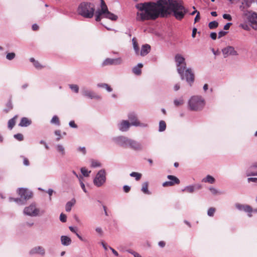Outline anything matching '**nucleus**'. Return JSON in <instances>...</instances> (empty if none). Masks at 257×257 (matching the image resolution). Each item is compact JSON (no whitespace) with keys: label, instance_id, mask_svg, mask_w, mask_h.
<instances>
[{"label":"nucleus","instance_id":"obj_1","mask_svg":"<svg viewBox=\"0 0 257 257\" xmlns=\"http://www.w3.org/2000/svg\"><path fill=\"white\" fill-rule=\"evenodd\" d=\"M139 10L137 20L139 21L155 20L159 17H167L172 14L178 20L183 19L188 13L181 1L178 0H157L146 2L136 6Z\"/></svg>","mask_w":257,"mask_h":257},{"label":"nucleus","instance_id":"obj_2","mask_svg":"<svg viewBox=\"0 0 257 257\" xmlns=\"http://www.w3.org/2000/svg\"><path fill=\"white\" fill-rule=\"evenodd\" d=\"M95 7L93 4L88 2L81 3L77 9L79 15L85 18H91L94 15Z\"/></svg>","mask_w":257,"mask_h":257},{"label":"nucleus","instance_id":"obj_3","mask_svg":"<svg viewBox=\"0 0 257 257\" xmlns=\"http://www.w3.org/2000/svg\"><path fill=\"white\" fill-rule=\"evenodd\" d=\"M205 102L200 96H193L188 101V104L191 110L198 111L201 110L204 106Z\"/></svg>","mask_w":257,"mask_h":257},{"label":"nucleus","instance_id":"obj_4","mask_svg":"<svg viewBox=\"0 0 257 257\" xmlns=\"http://www.w3.org/2000/svg\"><path fill=\"white\" fill-rule=\"evenodd\" d=\"M23 212L28 216L36 217L43 215L45 214V211L38 208L36 203H32L24 208Z\"/></svg>","mask_w":257,"mask_h":257},{"label":"nucleus","instance_id":"obj_5","mask_svg":"<svg viewBox=\"0 0 257 257\" xmlns=\"http://www.w3.org/2000/svg\"><path fill=\"white\" fill-rule=\"evenodd\" d=\"M18 193L21 197V198H13L10 197L9 198L10 201H13L20 205H22L24 204L22 199H24V200L27 201L31 198L33 196L32 192L27 189L20 188L19 189Z\"/></svg>","mask_w":257,"mask_h":257},{"label":"nucleus","instance_id":"obj_6","mask_svg":"<svg viewBox=\"0 0 257 257\" xmlns=\"http://www.w3.org/2000/svg\"><path fill=\"white\" fill-rule=\"evenodd\" d=\"M177 72L182 80H186L190 86L192 85L194 81V75L191 68H179Z\"/></svg>","mask_w":257,"mask_h":257},{"label":"nucleus","instance_id":"obj_7","mask_svg":"<svg viewBox=\"0 0 257 257\" xmlns=\"http://www.w3.org/2000/svg\"><path fill=\"white\" fill-rule=\"evenodd\" d=\"M106 181V172L105 169H102L98 171L93 179V183L97 187L102 186Z\"/></svg>","mask_w":257,"mask_h":257},{"label":"nucleus","instance_id":"obj_8","mask_svg":"<svg viewBox=\"0 0 257 257\" xmlns=\"http://www.w3.org/2000/svg\"><path fill=\"white\" fill-rule=\"evenodd\" d=\"M128 118L131 121V125L135 126L146 127L148 126L147 123L141 122L138 119L137 115L134 112H130L128 114Z\"/></svg>","mask_w":257,"mask_h":257},{"label":"nucleus","instance_id":"obj_9","mask_svg":"<svg viewBox=\"0 0 257 257\" xmlns=\"http://www.w3.org/2000/svg\"><path fill=\"white\" fill-rule=\"evenodd\" d=\"M129 139L126 137L121 136L113 138L112 141L117 145L126 148Z\"/></svg>","mask_w":257,"mask_h":257},{"label":"nucleus","instance_id":"obj_10","mask_svg":"<svg viewBox=\"0 0 257 257\" xmlns=\"http://www.w3.org/2000/svg\"><path fill=\"white\" fill-rule=\"evenodd\" d=\"M247 19L250 24L251 27L257 31V13L249 12L247 15Z\"/></svg>","mask_w":257,"mask_h":257},{"label":"nucleus","instance_id":"obj_11","mask_svg":"<svg viewBox=\"0 0 257 257\" xmlns=\"http://www.w3.org/2000/svg\"><path fill=\"white\" fill-rule=\"evenodd\" d=\"M126 148L137 151H141L143 149L142 145L140 142L132 139H129Z\"/></svg>","mask_w":257,"mask_h":257},{"label":"nucleus","instance_id":"obj_12","mask_svg":"<svg viewBox=\"0 0 257 257\" xmlns=\"http://www.w3.org/2000/svg\"><path fill=\"white\" fill-rule=\"evenodd\" d=\"M175 62L176 63L177 70L181 68L185 69L186 67V63L185 58L180 54H177L175 57Z\"/></svg>","mask_w":257,"mask_h":257},{"label":"nucleus","instance_id":"obj_13","mask_svg":"<svg viewBox=\"0 0 257 257\" xmlns=\"http://www.w3.org/2000/svg\"><path fill=\"white\" fill-rule=\"evenodd\" d=\"M81 93L83 96L90 99L95 98L97 99H100L101 98V97L99 95L96 94L94 92L88 89L86 87L82 88Z\"/></svg>","mask_w":257,"mask_h":257},{"label":"nucleus","instance_id":"obj_14","mask_svg":"<svg viewBox=\"0 0 257 257\" xmlns=\"http://www.w3.org/2000/svg\"><path fill=\"white\" fill-rule=\"evenodd\" d=\"M122 60L121 58L119 57L117 58L112 59V58H106L105 59L103 63L102 66L107 65H120L122 63Z\"/></svg>","mask_w":257,"mask_h":257},{"label":"nucleus","instance_id":"obj_15","mask_svg":"<svg viewBox=\"0 0 257 257\" xmlns=\"http://www.w3.org/2000/svg\"><path fill=\"white\" fill-rule=\"evenodd\" d=\"M235 207L240 211H244L245 212L248 213V216L249 217L251 216V214L250 213L252 212V209L250 206L236 203L235 204Z\"/></svg>","mask_w":257,"mask_h":257},{"label":"nucleus","instance_id":"obj_16","mask_svg":"<svg viewBox=\"0 0 257 257\" xmlns=\"http://www.w3.org/2000/svg\"><path fill=\"white\" fill-rule=\"evenodd\" d=\"M224 57L226 58L229 55L236 56L238 54L232 46H227L222 50Z\"/></svg>","mask_w":257,"mask_h":257},{"label":"nucleus","instance_id":"obj_17","mask_svg":"<svg viewBox=\"0 0 257 257\" xmlns=\"http://www.w3.org/2000/svg\"><path fill=\"white\" fill-rule=\"evenodd\" d=\"M101 1V9L96 11L95 12V20L97 22L100 21L102 17V11L105 9H108L107 6L106 5L103 0H100Z\"/></svg>","mask_w":257,"mask_h":257},{"label":"nucleus","instance_id":"obj_18","mask_svg":"<svg viewBox=\"0 0 257 257\" xmlns=\"http://www.w3.org/2000/svg\"><path fill=\"white\" fill-rule=\"evenodd\" d=\"M131 125L128 121L122 120L117 124V127L121 132H126L128 130Z\"/></svg>","mask_w":257,"mask_h":257},{"label":"nucleus","instance_id":"obj_19","mask_svg":"<svg viewBox=\"0 0 257 257\" xmlns=\"http://www.w3.org/2000/svg\"><path fill=\"white\" fill-rule=\"evenodd\" d=\"M30 254L31 255L38 254L44 256L45 254V249L41 246H37L30 250Z\"/></svg>","mask_w":257,"mask_h":257},{"label":"nucleus","instance_id":"obj_20","mask_svg":"<svg viewBox=\"0 0 257 257\" xmlns=\"http://www.w3.org/2000/svg\"><path fill=\"white\" fill-rule=\"evenodd\" d=\"M106 19H108L112 21H116L118 17L116 15L110 12L108 9L104 10L102 11V17Z\"/></svg>","mask_w":257,"mask_h":257},{"label":"nucleus","instance_id":"obj_21","mask_svg":"<svg viewBox=\"0 0 257 257\" xmlns=\"http://www.w3.org/2000/svg\"><path fill=\"white\" fill-rule=\"evenodd\" d=\"M246 176H257V162L250 166L246 171Z\"/></svg>","mask_w":257,"mask_h":257},{"label":"nucleus","instance_id":"obj_22","mask_svg":"<svg viewBox=\"0 0 257 257\" xmlns=\"http://www.w3.org/2000/svg\"><path fill=\"white\" fill-rule=\"evenodd\" d=\"M61 242L63 245L68 246L71 243L72 240L69 237L62 235L61 236Z\"/></svg>","mask_w":257,"mask_h":257},{"label":"nucleus","instance_id":"obj_23","mask_svg":"<svg viewBox=\"0 0 257 257\" xmlns=\"http://www.w3.org/2000/svg\"><path fill=\"white\" fill-rule=\"evenodd\" d=\"M150 49L151 47L149 45L146 44L143 45L141 49V55L143 56H146L149 53Z\"/></svg>","mask_w":257,"mask_h":257},{"label":"nucleus","instance_id":"obj_24","mask_svg":"<svg viewBox=\"0 0 257 257\" xmlns=\"http://www.w3.org/2000/svg\"><path fill=\"white\" fill-rule=\"evenodd\" d=\"M32 121L30 119H29L28 118L24 117L22 118L19 123V125L22 127H27L30 125Z\"/></svg>","mask_w":257,"mask_h":257},{"label":"nucleus","instance_id":"obj_25","mask_svg":"<svg viewBox=\"0 0 257 257\" xmlns=\"http://www.w3.org/2000/svg\"><path fill=\"white\" fill-rule=\"evenodd\" d=\"M143 65L142 63H139L137 66L133 68V73L137 75H140L142 72L141 68L143 67Z\"/></svg>","mask_w":257,"mask_h":257},{"label":"nucleus","instance_id":"obj_26","mask_svg":"<svg viewBox=\"0 0 257 257\" xmlns=\"http://www.w3.org/2000/svg\"><path fill=\"white\" fill-rule=\"evenodd\" d=\"M76 200L75 199H72L70 201L67 202L65 205V210L67 212H70L71 210L72 207L75 204Z\"/></svg>","mask_w":257,"mask_h":257},{"label":"nucleus","instance_id":"obj_27","mask_svg":"<svg viewBox=\"0 0 257 257\" xmlns=\"http://www.w3.org/2000/svg\"><path fill=\"white\" fill-rule=\"evenodd\" d=\"M31 62L33 63L34 66L37 69H41L44 66H43L38 61L36 60L34 58H31L30 59Z\"/></svg>","mask_w":257,"mask_h":257},{"label":"nucleus","instance_id":"obj_28","mask_svg":"<svg viewBox=\"0 0 257 257\" xmlns=\"http://www.w3.org/2000/svg\"><path fill=\"white\" fill-rule=\"evenodd\" d=\"M215 179L211 176L208 175L206 177L204 178L202 182H208L210 184H213L215 182Z\"/></svg>","mask_w":257,"mask_h":257},{"label":"nucleus","instance_id":"obj_29","mask_svg":"<svg viewBox=\"0 0 257 257\" xmlns=\"http://www.w3.org/2000/svg\"><path fill=\"white\" fill-rule=\"evenodd\" d=\"M167 178L171 180L170 181L173 183V185H174L175 184H178L180 183L179 179L174 176L170 175H168Z\"/></svg>","mask_w":257,"mask_h":257},{"label":"nucleus","instance_id":"obj_30","mask_svg":"<svg viewBox=\"0 0 257 257\" xmlns=\"http://www.w3.org/2000/svg\"><path fill=\"white\" fill-rule=\"evenodd\" d=\"M56 150L62 156H64L65 155V151L64 147L60 144H58L56 146Z\"/></svg>","mask_w":257,"mask_h":257},{"label":"nucleus","instance_id":"obj_31","mask_svg":"<svg viewBox=\"0 0 257 257\" xmlns=\"http://www.w3.org/2000/svg\"><path fill=\"white\" fill-rule=\"evenodd\" d=\"M97 86L98 87L105 89L108 92H111L112 90L111 87L106 83H98Z\"/></svg>","mask_w":257,"mask_h":257},{"label":"nucleus","instance_id":"obj_32","mask_svg":"<svg viewBox=\"0 0 257 257\" xmlns=\"http://www.w3.org/2000/svg\"><path fill=\"white\" fill-rule=\"evenodd\" d=\"M148 182H145L143 183V184H142V187L141 190L145 194H150L151 193L149 191V190L148 189Z\"/></svg>","mask_w":257,"mask_h":257},{"label":"nucleus","instance_id":"obj_33","mask_svg":"<svg viewBox=\"0 0 257 257\" xmlns=\"http://www.w3.org/2000/svg\"><path fill=\"white\" fill-rule=\"evenodd\" d=\"M17 116H15L13 118L10 119L8 121V127L10 129H12L14 126L16 121L15 119L17 118Z\"/></svg>","mask_w":257,"mask_h":257},{"label":"nucleus","instance_id":"obj_34","mask_svg":"<svg viewBox=\"0 0 257 257\" xmlns=\"http://www.w3.org/2000/svg\"><path fill=\"white\" fill-rule=\"evenodd\" d=\"M91 167L92 168L100 167L101 166V164L98 161L95 160H91Z\"/></svg>","mask_w":257,"mask_h":257},{"label":"nucleus","instance_id":"obj_35","mask_svg":"<svg viewBox=\"0 0 257 257\" xmlns=\"http://www.w3.org/2000/svg\"><path fill=\"white\" fill-rule=\"evenodd\" d=\"M183 191H186L188 193H193L195 191V186L193 185H190L186 186L184 189L182 190Z\"/></svg>","mask_w":257,"mask_h":257},{"label":"nucleus","instance_id":"obj_36","mask_svg":"<svg viewBox=\"0 0 257 257\" xmlns=\"http://www.w3.org/2000/svg\"><path fill=\"white\" fill-rule=\"evenodd\" d=\"M130 175L131 177H135V179L137 181L140 180L142 177V174L141 173H139L138 172H132Z\"/></svg>","mask_w":257,"mask_h":257},{"label":"nucleus","instance_id":"obj_37","mask_svg":"<svg viewBox=\"0 0 257 257\" xmlns=\"http://www.w3.org/2000/svg\"><path fill=\"white\" fill-rule=\"evenodd\" d=\"M69 87L74 92L77 93L79 92V86L76 84H69Z\"/></svg>","mask_w":257,"mask_h":257},{"label":"nucleus","instance_id":"obj_38","mask_svg":"<svg viewBox=\"0 0 257 257\" xmlns=\"http://www.w3.org/2000/svg\"><path fill=\"white\" fill-rule=\"evenodd\" d=\"M166 124L164 121L161 120L159 122V132H163L166 130Z\"/></svg>","mask_w":257,"mask_h":257},{"label":"nucleus","instance_id":"obj_39","mask_svg":"<svg viewBox=\"0 0 257 257\" xmlns=\"http://www.w3.org/2000/svg\"><path fill=\"white\" fill-rule=\"evenodd\" d=\"M80 171L84 177H88L91 173V171H88L85 167L81 168Z\"/></svg>","mask_w":257,"mask_h":257},{"label":"nucleus","instance_id":"obj_40","mask_svg":"<svg viewBox=\"0 0 257 257\" xmlns=\"http://www.w3.org/2000/svg\"><path fill=\"white\" fill-rule=\"evenodd\" d=\"M183 103H184V100L182 98H180L178 99H176L174 100V104L176 106L181 105L182 104H183Z\"/></svg>","mask_w":257,"mask_h":257},{"label":"nucleus","instance_id":"obj_41","mask_svg":"<svg viewBox=\"0 0 257 257\" xmlns=\"http://www.w3.org/2000/svg\"><path fill=\"white\" fill-rule=\"evenodd\" d=\"M218 23L217 22H216L215 21L210 22L208 25L209 28L210 29H215V28H217L218 27Z\"/></svg>","mask_w":257,"mask_h":257},{"label":"nucleus","instance_id":"obj_42","mask_svg":"<svg viewBox=\"0 0 257 257\" xmlns=\"http://www.w3.org/2000/svg\"><path fill=\"white\" fill-rule=\"evenodd\" d=\"M215 210H216V209L214 207L209 208L207 211V215L209 216H211V217L213 216L215 212Z\"/></svg>","mask_w":257,"mask_h":257},{"label":"nucleus","instance_id":"obj_43","mask_svg":"<svg viewBox=\"0 0 257 257\" xmlns=\"http://www.w3.org/2000/svg\"><path fill=\"white\" fill-rule=\"evenodd\" d=\"M250 26L248 25H247L246 23H244L242 24H240L239 25V27L242 28L243 29L246 30V31H249L250 29Z\"/></svg>","mask_w":257,"mask_h":257},{"label":"nucleus","instance_id":"obj_44","mask_svg":"<svg viewBox=\"0 0 257 257\" xmlns=\"http://www.w3.org/2000/svg\"><path fill=\"white\" fill-rule=\"evenodd\" d=\"M16 54L15 53H8L6 55V58L9 60H12L15 58Z\"/></svg>","mask_w":257,"mask_h":257},{"label":"nucleus","instance_id":"obj_45","mask_svg":"<svg viewBox=\"0 0 257 257\" xmlns=\"http://www.w3.org/2000/svg\"><path fill=\"white\" fill-rule=\"evenodd\" d=\"M132 41H133V46H134V50H135L136 53H138L139 51V47L138 46V44H137V42L135 40V38H134L133 39Z\"/></svg>","mask_w":257,"mask_h":257},{"label":"nucleus","instance_id":"obj_46","mask_svg":"<svg viewBox=\"0 0 257 257\" xmlns=\"http://www.w3.org/2000/svg\"><path fill=\"white\" fill-rule=\"evenodd\" d=\"M51 122L52 123H55V124H56L57 125H59L60 124L59 118H58V117L56 115H55V116H54L52 117V119L51 120Z\"/></svg>","mask_w":257,"mask_h":257},{"label":"nucleus","instance_id":"obj_47","mask_svg":"<svg viewBox=\"0 0 257 257\" xmlns=\"http://www.w3.org/2000/svg\"><path fill=\"white\" fill-rule=\"evenodd\" d=\"M6 106H7V108L5 109V111L8 112L9 110L12 109V108H13V105H12V103L11 101L10 100L7 103V105Z\"/></svg>","mask_w":257,"mask_h":257},{"label":"nucleus","instance_id":"obj_48","mask_svg":"<svg viewBox=\"0 0 257 257\" xmlns=\"http://www.w3.org/2000/svg\"><path fill=\"white\" fill-rule=\"evenodd\" d=\"M14 138L19 141H22L24 139L23 135L21 134H17L14 135Z\"/></svg>","mask_w":257,"mask_h":257},{"label":"nucleus","instance_id":"obj_49","mask_svg":"<svg viewBox=\"0 0 257 257\" xmlns=\"http://www.w3.org/2000/svg\"><path fill=\"white\" fill-rule=\"evenodd\" d=\"M20 157L23 159V164L25 166H28L30 165L29 160L23 156H21Z\"/></svg>","mask_w":257,"mask_h":257},{"label":"nucleus","instance_id":"obj_50","mask_svg":"<svg viewBox=\"0 0 257 257\" xmlns=\"http://www.w3.org/2000/svg\"><path fill=\"white\" fill-rule=\"evenodd\" d=\"M209 190L210 191L211 193L213 195H217L218 194H219V191L215 188L210 187V188H209Z\"/></svg>","mask_w":257,"mask_h":257},{"label":"nucleus","instance_id":"obj_51","mask_svg":"<svg viewBox=\"0 0 257 257\" xmlns=\"http://www.w3.org/2000/svg\"><path fill=\"white\" fill-rule=\"evenodd\" d=\"M67 216L65 214L61 213L60 215V220L62 222H65L66 221Z\"/></svg>","mask_w":257,"mask_h":257},{"label":"nucleus","instance_id":"obj_52","mask_svg":"<svg viewBox=\"0 0 257 257\" xmlns=\"http://www.w3.org/2000/svg\"><path fill=\"white\" fill-rule=\"evenodd\" d=\"M163 187L172 186H173V183L171 181H166L162 184Z\"/></svg>","mask_w":257,"mask_h":257},{"label":"nucleus","instance_id":"obj_53","mask_svg":"<svg viewBox=\"0 0 257 257\" xmlns=\"http://www.w3.org/2000/svg\"><path fill=\"white\" fill-rule=\"evenodd\" d=\"M223 18L226 20H227L228 21H231L232 17L229 14H224L222 16Z\"/></svg>","mask_w":257,"mask_h":257},{"label":"nucleus","instance_id":"obj_54","mask_svg":"<svg viewBox=\"0 0 257 257\" xmlns=\"http://www.w3.org/2000/svg\"><path fill=\"white\" fill-rule=\"evenodd\" d=\"M78 151L81 152L83 155H85L86 154V149L85 148L83 147H79L77 149Z\"/></svg>","mask_w":257,"mask_h":257},{"label":"nucleus","instance_id":"obj_55","mask_svg":"<svg viewBox=\"0 0 257 257\" xmlns=\"http://www.w3.org/2000/svg\"><path fill=\"white\" fill-rule=\"evenodd\" d=\"M227 32L220 31L218 33V38H220L222 37L223 36H224L227 34Z\"/></svg>","mask_w":257,"mask_h":257},{"label":"nucleus","instance_id":"obj_56","mask_svg":"<svg viewBox=\"0 0 257 257\" xmlns=\"http://www.w3.org/2000/svg\"><path fill=\"white\" fill-rule=\"evenodd\" d=\"M69 125L70 127L73 128L77 127V125L75 123V122L73 120L70 121L69 123Z\"/></svg>","mask_w":257,"mask_h":257},{"label":"nucleus","instance_id":"obj_57","mask_svg":"<svg viewBox=\"0 0 257 257\" xmlns=\"http://www.w3.org/2000/svg\"><path fill=\"white\" fill-rule=\"evenodd\" d=\"M55 134L56 136H57L58 137L57 138V141H58L60 140L61 138V132L59 130L56 131L55 132Z\"/></svg>","mask_w":257,"mask_h":257},{"label":"nucleus","instance_id":"obj_58","mask_svg":"<svg viewBox=\"0 0 257 257\" xmlns=\"http://www.w3.org/2000/svg\"><path fill=\"white\" fill-rule=\"evenodd\" d=\"M123 189L125 193H128L131 190V187L129 186L124 185L123 187Z\"/></svg>","mask_w":257,"mask_h":257},{"label":"nucleus","instance_id":"obj_59","mask_svg":"<svg viewBox=\"0 0 257 257\" xmlns=\"http://www.w3.org/2000/svg\"><path fill=\"white\" fill-rule=\"evenodd\" d=\"M247 182L248 183L250 182H254L257 183V178H248Z\"/></svg>","mask_w":257,"mask_h":257},{"label":"nucleus","instance_id":"obj_60","mask_svg":"<svg viewBox=\"0 0 257 257\" xmlns=\"http://www.w3.org/2000/svg\"><path fill=\"white\" fill-rule=\"evenodd\" d=\"M47 193L49 194V199L50 200H51V196L52 195L53 192H54V191L53 189H49L47 191Z\"/></svg>","mask_w":257,"mask_h":257},{"label":"nucleus","instance_id":"obj_61","mask_svg":"<svg viewBox=\"0 0 257 257\" xmlns=\"http://www.w3.org/2000/svg\"><path fill=\"white\" fill-rule=\"evenodd\" d=\"M231 25H232V23H227L224 26V30H228L230 27L231 26Z\"/></svg>","mask_w":257,"mask_h":257},{"label":"nucleus","instance_id":"obj_62","mask_svg":"<svg viewBox=\"0 0 257 257\" xmlns=\"http://www.w3.org/2000/svg\"><path fill=\"white\" fill-rule=\"evenodd\" d=\"M210 37L211 38V39H212L213 40H215L216 39V37H217V34L215 32H212L210 34Z\"/></svg>","mask_w":257,"mask_h":257},{"label":"nucleus","instance_id":"obj_63","mask_svg":"<svg viewBox=\"0 0 257 257\" xmlns=\"http://www.w3.org/2000/svg\"><path fill=\"white\" fill-rule=\"evenodd\" d=\"M199 12H197V15L196 16L195 19H194V22L195 23H196L199 21V20L200 19Z\"/></svg>","mask_w":257,"mask_h":257},{"label":"nucleus","instance_id":"obj_64","mask_svg":"<svg viewBox=\"0 0 257 257\" xmlns=\"http://www.w3.org/2000/svg\"><path fill=\"white\" fill-rule=\"evenodd\" d=\"M80 185V186L82 188V189L83 190V191L85 192V193H86L87 192V190L85 188V185L84 184V183L83 182H81V184Z\"/></svg>","mask_w":257,"mask_h":257}]
</instances>
